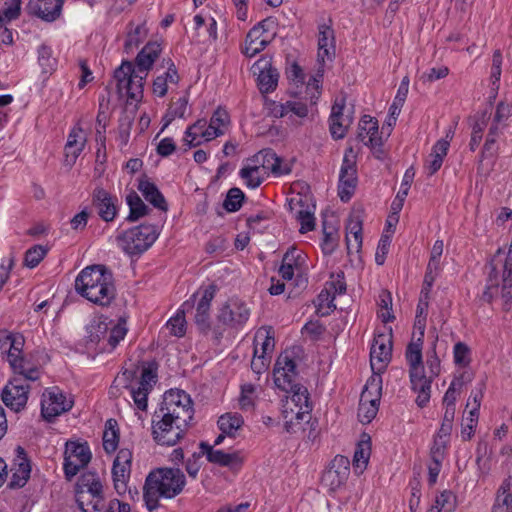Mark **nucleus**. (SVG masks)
<instances>
[{
	"mask_svg": "<svg viewBox=\"0 0 512 512\" xmlns=\"http://www.w3.org/2000/svg\"><path fill=\"white\" fill-rule=\"evenodd\" d=\"M162 52L161 44L157 41L148 42L138 53L133 65L130 61H123L114 71L117 89L127 98L139 101L143 96L144 82L156 59Z\"/></svg>",
	"mask_w": 512,
	"mask_h": 512,
	"instance_id": "f257e3e1",
	"label": "nucleus"
},
{
	"mask_svg": "<svg viewBox=\"0 0 512 512\" xmlns=\"http://www.w3.org/2000/svg\"><path fill=\"white\" fill-rule=\"evenodd\" d=\"M186 485V477L179 468H155L145 478L143 501L152 512L158 509L161 500H170L180 495Z\"/></svg>",
	"mask_w": 512,
	"mask_h": 512,
	"instance_id": "f03ea898",
	"label": "nucleus"
},
{
	"mask_svg": "<svg viewBox=\"0 0 512 512\" xmlns=\"http://www.w3.org/2000/svg\"><path fill=\"white\" fill-rule=\"evenodd\" d=\"M76 291L98 305H109L115 297L112 273L103 265L84 268L76 277Z\"/></svg>",
	"mask_w": 512,
	"mask_h": 512,
	"instance_id": "7ed1b4c3",
	"label": "nucleus"
},
{
	"mask_svg": "<svg viewBox=\"0 0 512 512\" xmlns=\"http://www.w3.org/2000/svg\"><path fill=\"white\" fill-rule=\"evenodd\" d=\"M422 348L423 341L415 339V334H413L405 352L411 388L417 394L416 404L421 408L428 404L431 397V379L427 378L424 373Z\"/></svg>",
	"mask_w": 512,
	"mask_h": 512,
	"instance_id": "20e7f679",
	"label": "nucleus"
},
{
	"mask_svg": "<svg viewBox=\"0 0 512 512\" xmlns=\"http://www.w3.org/2000/svg\"><path fill=\"white\" fill-rule=\"evenodd\" d=\"M286 392L291 395L282 400L284 428L288 433H293L297 425L301 424L305 418H309L312 403L308 389L300 383Z\"/></svg>",
	"mask_w": 512,
	"mask_h": 512,
	"instance_id": "39448f33",
	"label": "nucleus"
},
{
	"mask_svg": "<svg viewBox=\"0 0 512 512\" xmlns=\"http://www.w3.org/2000/svg\"><path fill=\"white\" fill-rule=\"evenodd\" d=\"M75 498L82 512H104L108 504L99 476L91 472L82 474L78 479Z\"/></svg>",
	"mask_w": 512,
	"mask_h": 512,
	"instance_id": "423d86ee",
	"label": "nucleus"
},
{
	"mask_svg": "<svg viewBox=\"0 0 512 512\" xmlns=\"http://www.w3.org/2000/svg\"><path fill=\"white\" fill-rule=\"evenodd\" d=\"M158 236L159 230L156 225L141 224L119 234L116 241L124 253L134 256L148 250Z\"/></svg>",
	"mask_w": 512,
	"mask_h": 512,
	"instance_id": "0eeeda50",
	"label": "nucleus"
},
{
	"mask_svg": "<svg viewBox=\"0 0 512 512\" xmlns=\"http://www.w3.org/2000/svg\"><path fill=\"white\" fill-rule=\"evenodd\" d=\"M167 418L179 423L183 427H190L194 408L192 400L183 390H170L164 394L163 401L156 411Z\"/></svg>",
	"mask_w": 512,
	"mask_h": 512,
	"instance_id": "6e6552de",
	"label": "nucleus"
},
{
	"mask_svg": "<svg viewBox=\"0 0 512 512\" xmlns=\"http://www.w3.org/2000/svg\"><path fill=\"white\" fill-rule=\"evenodd\" d=\"M382 394L381 375H372L366 382L360 396L358 419L363 424L370 423L377 415Z\"/></svg>",
	"mask_w": 512,
	"mask_h": 512,
	"instance_id": "1a4fd4ad",
	"label": "nucleus"
},
{
	"mask_svg": "<svg viewBox=\"0 0 512 512\" xmlns=\"http://www.w3.org/2000/svg\"><path fill=\"white\" fill-rule=\"evenodd\" d=\"M188 429L156 411L152 417V438L160 446H175L186 436Z\"/></svg>",
	"mask_w": 512,
	"mask_h": 512,
	"instance_id": "9d476101",
	"label": "nucleus"
},
{
	"mask_svg": "<svg viewBox=\"0 0 512 512\" xmlns=\"http://www.w3.org/2000/svg\"><path fill=\"white\" fill-rule=\"evenodd\" d=\"M273 28L274 21L269 18L259 22L249 30L241 47V52L246 57L252 58L263 51L272 42L276 34Z\"/></svg>",
	"mask_w": 512,
	"mask_h": 512,
	"instance_id": "9b49d317",
	"label": "nucleus"
},
{
	"mask_svg": "<svg viewBox=\"0 0 512 512\" xmlns=\"http://www.w3.org/2000/svg\"><path fill=\"white\" fill-rule=\"evenodd\" d=\"M91 451L86 443L68 441L65 445L63 469L67 480H71L91 460Z\"/></svg>",
	"mask_w": 512,
	"mask_h": 512,
	"instance_id": "f8f14e48",
	"label": "nucleus"
},
{
	"mask_svg": "<svg viewBox=\"0 0 512 512\" xmlns=\"http://www.w3.org/2000/svg\"><path fill=\"white\" fill-rule=\"evenodd\" d=\"M73 406V401L58 387L45 389L41 399V414L47 421H52L57 416L69 411Z\"/></svg>",
	"mask_w": 512,
	"mask_h": 512,
	"instance_id": "ddd939ff",
	"label": "nucleus"
},
{
	"mask_svg": "<svg viewBox=\"0 0 512 512\" xmlns=\"http://www.w3.org/2000/svg\"><path fill=\"white\" fill-rule=\"evenodd\" d=\"M30 384L25 378L12 377L2 390L4 404L15 412L23 410L27 404Z\"/></svg>",
	"mask_w": 512,
	"mask_h": 512,
	"instance_id": "4468645a",
	"label": "nucleus"
},
{
	"mask_svg": "<svg viewBox=\"0 0 512 512\" xmlns=\"http://www.w3.org/2000/svg\"><path fill=\"white\" fill-rule=\"evenodd\" d=\"M357 166L352 149L346 152L339 173L338 195L344 202L350 200L357 186Z\"/></svg>",
	"mask_w": 512,
	"mask_h": 512,
	"instance_id": "2eb2a0df",
	"label": "nucleus"
},
{
	"mask_svg": "<svg viewBox=\"0 0 512 512\" xmlns=\"http://www.w3.org/2000/svg\"><path fill=\"white\" fill-rule=\"evenodd\" d=\"M250 317L247 304L238 298H230L219 310L217 319L220 323L230 327L243 326Z\"/></svg>",
	"mask_w": 512,
	"mask_h": 512,
	"instance_id": "dca6fc26",
	"label": "nucleus"
},
{
	"mask_svg": "<svg viewBox=\"0 0 512 512\" xmlns=\"http://www.w3.org/2000/svg\"><path fill=\"white\" fill-rule=\"evenodd\" d=\"M273 374L275 385L283 391H288V389H292L293 386L299 384L296 381V363L287 352L278 357Z\"/></svg>",
	"mask_w": 512,
	"mask_h": 512,
	"instance_id": "f3484780",
	"label": "nucleus"
},
{
	"mask_svg": "<svg viewBox=\"0 0 512 512\" xmlns=\"http://www.w3.org/2000/svg\"><path fill=\"white\" fill-rule=\"evenodd\" d=\"M132 451L127 448H122L118 451L112 467V478L114 488L118 494L125 493L127 483L130 479L131 465H132Z\"/></svg>",
	"mask_w": 512,
	"mask_h": 512,
	"instance_id": "a211bd4d",
	"label": "nucleus"
},
{
	"mask_svg": "<svg viewBox=\"0 0 512 512\" xmlns=\"http://www.w3.org/2000/svg\"><path fill=\"white\" fill-rule=\"evenodd\" d=\"M252 72L257 75L258 87L261 93H269L276 89L279 79L277 69L272 66V59L263 56L252 66Z\"/></svg>",
	"mask_w": 512,
	"mask_h": 512,
	"instance_id": "6ab92c4d",
	"label": "nucleus"
},
{
	"mask_svg": "<svg viewBox=\"0 0 512 512\" xmlns=\"http://www.w3.org/2000/svg\"><path fill=\"white\" fill-rule=\"evenodd\" d=\"M92 201L98 215L103 221L111 222L114 220L119 208V201L116 196L98 187L93 192Z\"/></svg>",
	"mask_w": 512,
	"mask_h": 512,
	"instance_id": "aec40b11",
	"label": "nucleus"
},
{
	"mask_svg": "<svg viewBox=\"0 0 512 512\" xmlns=\"http://www.w3.org/2000/svg\"><path fill=\"white\" fill-rule=\"evenodd\" d=\"M8 363L15 373L14 377L25 378L26 382H34L41 376L40 366L32 360L31 356L23 354V350L21 353L12 355Z\"/></svg>",
	"mask_w": 512,
	"mask_h": 512,
	"instance_id": "412c9836",
	"label": "nucleus"
},
{
	"mask_svg": "<svg viewBox=\"0 0 512 512\" xmlns=\"http://www.w3.org/2000/svg\"><path fill=\"white\" fill-rule=\"evenodd\" d=\"M391 344L387 342L384 335L374 338L370 349V365L373 375H380L386 368L391 358Z\"/></svg>",
	"mask_w": 512,
	"mask_h": 512,
	"instance_id": "4be33fe9",
	"label": "nucleus"
},
{
	"mask_svg": "<svg viewBox=\"0 0 512 512\" xmlns=\"http://www.w3.org/2000/svg\"><path fill=\"white\" fill-rule=\"evenodd\" d=\"M64 0H30L26 9L44 21H55L61 14Z\"/></svg>",
	"mask_w": 512,
	"mask_h": 512,
	"instance_id": "5701e85b",
	"label": "nucleus"
},
{
	"mask_svg": "<svg viewBox=\"0 0 512 512\" xmlns=\"http://www.w3.org/2000/svg\"><path fill=\"white\" fill-rule=\"evenodd\" d=\"M345 99L337 98L332 106L330 115V132L334 139H342L352 123L350 116L344 115Z\"/></svg>",
	"mask_w": 512,
	"mask_h": 512,
	"instance_id": "b1692460",
	"label": "nucleus"
},
{
	"mask_svg": "<svg viewBox=\"0 0 512 512\" xmlns=\"http://www.w3.org/2000/svg\"><path fill=\"white\" fill-rule=\"evenodd\" d=\"M200 448L202 453L206 455L207 460L213 464L229 468H238L243 463L240 452L226 453L222 450H215L211 445L204 442L200 444Z\"/></svg>",
	"mask_w": 512,
	"mask_h": 512,
	"instance_id": "393cba45",
	"label": "nucleus"
},
{
	"mask_svg": "<svg viewBox=\"0 0 512 512\" xmlns=\"http://www.w3.org/2000/svg\"><path fill=\"white\" fill-rule=\"evenodd\" d=\"M163 66L167 70L158 75L152 85L153 94L158 97H164L167 94L169 84L177 85L180 80L177 68L170 58L163 59Z\"/></svg>",
	"mask_w": 512,
	"mask_h": 512,
	"instance_id": "a878e982",
	"label": "nucleus"
},
{
	"mask_svg": "<svg viewBox=\"0 0 512 512\" xmlns=\"http://www.w3.org/2000/svg\"><path fill=\"white\" fill-rule=\"evenodd\" d=\"M17 455L14 466L11 469L12 478L9 483L10 488H21L28 481L31 473V466L24 449L20 446L16 449Z\"/></svg>",
	"mask_w": 512,
	"mask_h": 512,
	"instance_id": "bb28decb",
	"label": "nucleus"
},
{
	"mask_svg": "<svg viewBox=\"0 0 512 512\" xmlns=\"http://www.w3.org/2000/svg\"><path fill=\"white\" fill-rule=\"evenodd\" d=\"M335 54V35L332 29V21L318 26V58L321 61L331 60Z\"/></svg>",
	"mask_w": 512,
	"mask_h": 512,
	"instance_id": "cd10ccee",
	"label": "nucleus"
},
{
	"mask_svg": "<svg viewBox=\"0 0 512 512\" xmlns=\"http://www.w3.org/2000/svg\"><path fill=\"white\" fill-rule=\"evenodd\" d=\"M358 139L366 146L376 147L381 144L378 122L369 115L361 118L358 129Z\"/></svg>",
	"mask_w": 512,
	"mask_h": 512,
	"instance_id": "c85d7f7f",
	"label": "nucleus"
},
{
	"mask_svg": "<svg viewBox=\"0 0 512 512\" xmlns=\"http://www.w3.org/2000/svg\"><path fill=\"white\" fill-rule=\"evenodd\" d=\"M86 144V136L81 127L75 126L70 131L65 145L66 161L74 164L83 151Z\"/></svg>",
	"mask_w": 512,
	"mask_h": 512,
	"instance_id": "c756f323",
	"label": "nucleus"
},
{
	"mask_svg": "<svg viewBox=\"0 0 512 512\" xmlns=\"http://www.w3.org/2000/svg\"><path fill=\"white\" fill-rule=\"evenodd\" d=\"M25 344L24 337L21 334L9 333L7 331H0V356L6 357L7 361L21 353Z\"/></svg>",
	"mask_w": 512,
	"mask_h": 512,
	"instance_id": "7c9ffc66",
	"label": "nucleus"
},
{
	"mask_svg": "<svg viewBox=\"0 0 512 512\" xmlns=\"http://www.w3.org/2000/svg\"><path fill=\"white\" fill-rule=\"evenodd\" d=\"M138 190L142 193L145 200L151 203L154 207L162 211H167L168 206L163 194L147 177H143L139 180Z\"/></svg>",
	"mask_w": 512,
	"mask_h": 512,
	"instance_id": "2f4dec72",
	"label": "nucleus"
},
{
	"mask_svg": "<svg viewBox=\"0 0 512 512\" xmlns=\"http://www.w3.org/2000/svg\"><path fill=\"white\" fill-rule=\"evenodd\" d=\"M350 461L347 457L337 455L331 464L330 469L325 473V480H330V484L334 486L341 485L346 480L349 473Z\"/></svg>",
	"mask_w": 512,
	"mask_h": 512,
	"instance_id": "473e14b6",
	"label": "nucleus"
},
{
	"mask_svg": "<svg viewBox=\"0 0 512 512\" xmlns=\"http://www.w3.org/2000/svg\"><path fill=\"white\" fill-rule=\"evenodd\" d=\"M264 156L265 163L263 169L266 176H268L269 173H272L277 177L291 173L292 165L290 163L284 162L272 149H264Z\"/></svg>",
	"mask_w": 512,
	"mask_h": 512,
	"instance_id": "72a5a7b5",
	"label": "nucleus"
},
{
	"mask_svg": "<svg viewBox=\"0 0 512 512\" xmlns=\"http://www.w3.org/2000/svg\"><path fill=\"white\" fill-rule=\"evenodd\" d=\"M109 323L106 319H96L88 326V339L91 343L99 345L103 351L107 350V336Z\"/></svg>",
	"mask_w": 512,
	"mask_h": 512,
	"instance_id": "f704fd0d",
	"label": "nucleus"
},
{
	"mask_svg": "<svg viewBox=\"0 0 512 512\" xmlns=\"http://www.w3.org/2000/svg\"><path fill=\"white\" fill-rule=\"evenodd\" d=\"M192 307L190 301L182 304L175 316L171 317L166 323V328L170 334L176 337H182L186 332L185 312Z\"/></svg>",
	"mask_w": 512,
	"mask_h": 512,
	"instance_id": "c9c22d12",
	"label": "nucleus"
},
{
	"mask_svg": "<svg viewBox=\"0 0 512 512\" xmlns=\"http://www.w3.org/2000/svg\"><path fill=\"white\" fill-rule=\"evenodd\" d=\"M126 202L129 206V215L127 221L134 222L148 214L149 208L135 191H130L126 196Z\"/></svg>",
	"mask_w": 512,
	"mask_h": 512,
	"instance_id": "e433bc0d",
	"label": "nucleus"
},
{
	"mask_svg": "<svg viewBox=\"0 0 512 512\" xmlns=\"http://www.w3.org/2000/svg\"><path fill=\"white\" fill-rule=\"evenodd\" d=\"M371 454L370 440H361L355 449L353 456V466L357 473H362L368 464Z\"/></svg>",
	"mask_w": 512,
	"mask_h": 512,
	"instance_id": "4c0bfd02",
	"label": "nucleus"
},
{
	"mask_svg": "<svg viewBox=\"0 0 512 512\" xmlns=\"http://www.w3.org/2000/svg\"><path fill=\"white\" fill-rule=\"evenodd\" d=\"M205 119H199L190 125L186 131L183 141L189 147H196L202 144L204 140Z\"/></svg>",
	"mask_w": 512,
	"mask_h": 512,
	"instance_id": "58836bf2",
	"label": "nucleus"
},
{
	"mask_svg": "<svg viewBox=\"0 0 512 512\" xmlns=\"http://www.w3.org/2000/svg\"><path fill=\"white\" fill-rule=\"evenodd\" d=\"M119 442V430L116 420L109 419L105 423L103 432V448L107 453H112L117 449Z\"/></svg>",
	"mask_w": 512,
	"mask_h": 512,
	"instance_id": "ea45409f",
	"label": "nucleus"
},
{
	"mask_svg": "<svg viewBox=\"0 0 512 512\" xmlns=\"http://www.w3.org/2000/svg\"><path fill=\"white\" fill-rule=\"evenodd\" d=\"M243 423V417L238 413H226L218 420L219 429L228 436L234 435L242 427Z\"/></svg>",
	"mask_w": 512,
	"mask_h": 512,
	"instance_id": "a19ab883",
	"label": "nucleus"
},
{
	"mask_svg": "<svg viewBox=\"0 0 512 512\" xmlns=\"http://www.w3.org/2000/svg\"><path fill=\"white\" fill-rule=\"evenodd\" d=\"M38 63L42 69V73L47 75L51 74L57 66V60L53 57L51 47L42 44L38 48Z\"/></svg>",
	"mask_w": 512,
	"mask_h": 512,
	"instance_id": "79ce46f5",
	"label": "nucleus"
},
{
	"mask_svg": "<svg viewBox=\"0 0 512 512\" xmlns=\"http://www.w3.org/2000/svg\"><path fill=\"white\" fill-rule=\"evenodd\" d=\"M147 30L144 25H137L131 29L126 36L124 43V51L129 54L134 51L146 38Z\"/></svg>",
	"mask_w": 512,
	"mask_h": 512,
	"instance_id": "37998d69",
	"label": "nucleus"
},
{
	"mask_svg": "<svg viewBox=\"0 0 512 512\" xmlns=\"http://www.w3.org/2000/svg\"><path fill=\"white\" fill-rule=\"evenodd\" d=\"M283 263L291 264L293 268L296 269V272L298 274L303 273L305 267H306V255L305 253L296 248V247H290L287 252L284 254Z\"/></svg>",
	"mask_w": 512,
	"mask_h": 512,
	"instance_id": "c03bdc74",
	"label": "nucleus"
},
{
	"mask_svg": "<svg viewBox=\"0 0 512 512\" xmlns=\"http://www.w3.org/2000/svg\"><path fill=\"white\" fill-rule=\"evenodd\" d=\"M187 105V97H180L176 101L172 102L163 118L165 121L163 129L167 127L175 118H183L187 111Z\"/></svg>",
	"mask_w": 512,
	"mask_h": 512,
	"instance_id": "a18cd8bd",
	"label": "nucleus"
},
{
	"mask_svg": "<svg viewBox=\"0 0 512 512\" xmlns=\"http://www.w3.org/2000/svg\"><path fill=\"white\" fill-rule=\"evenodd\" d=\"M127 331L126 321L122 318L113 327H109L106 343L107 350H113L124 339Z\"/></svg>",
	"mask_w": 512,
	"mask_h": 512,
	"instance_id": "49530a36",
	"label": "nucleus"
},
{
	"mask_svg": "<svg viewBox=\"0 0 512 512\" xmlns=\"http://www.w3.org/2000/svg\"><path fill=\"white\" fill-rule=\"evenodd\" d=\"M335 296L324 288L316 299V311L320 316H327L336 309Z\"/></svg>",
	"mask_w": 512,
	"mask_h": 512,
	"instance_id": "de8ad7c7",
	"label": "nucleus"
},
{
	"mask_svg": "<svg viewBox=\"0 0 512 512\" xmlns=\"http://www.w3.org/2000/svg\"><path fill=\"white\" fill-rule=\"evenodd\" d=\"M239 175L244 184L250 189L259 187L266 177V175L259 170H255L245 165L240 169Z\"/></svg>",
	"mask_w": 512,
	"mask_h": 512,
	"instance_id": "09e8293b",
	"label": "nucleus"
},
{
	"mask_svg": "<svg viewBox=\"0 0 512 512\" xmlns=\"http://www.w3.org/2000/svg\"><path fill=\"white\" fill-rule=\"evenodd\" d=\"M134 121V117L128 113H123L119 119L118 125V136L117 141L119 142L120 147H124L128 144L130 139V131L132 128V124Z\"/></svg>",
	"mask_w": 512,
	"mask_h": 512,
	"instance_id": "8fccbe9b",
	"label": "nucleus"
},
{
	"mask_svg": "<svg viewBox=\"0 0 512 512\" xmlns=\"http://www.w3.org/2000/svg\"><path fill=\"white\" fill-rule=\"evenodd\" d=\"M259 348L260 357H269L274 348V338L268 332L258 331L254 338V350Z\"/></svg>",
	"mask_w": 512,
	"mask_h": 512,
	"instance_id": "3c124183",
	"label": "nucleus"
},
{
	"mask_svg": "<svg viewBox=\"0 0 512 512\" xmlns=\"http://www.w3.org/2000/svg\"><path fill=\"white\" fill-rule=\"evenodd\" d=\"M378 305L380 307L379 317L382 319L384 323L390 322L394 319L392 314V297L390 292L383 290L379 294V302Z\"/></svg>",
	"mask_w": 512,
	"mask_h": 512,
	"instance_id": "603ef678",
	"label": "nucleus"
},
{
	"mask_svg": "<svg viewBox=\"0 0 512 512\" xmlns=\"http://www.w3.org/2000/svg\"><path fill=\"white\" fill-rule=\"evenodd\" d=\"M487 126L486 113H483L480 118L476 119L472 125L471 139L469 147L471 151H475L480 144L483 132Z\"/></svg>",
	"mask_w": 512,
	"mask_h": 512,
	"instance_id": "864d4df0",
	"label": "nucleus"
},
{
	"mask_svg": "<svg viewBox=\"0 0 512 512\" xmlns=\"http://www.w3.org/2000/svg\"><path fill=\"white\" fill-rule=\"evenodd\" d=\"M494 505L512 508V477H509L501 484Z\"/></svg>",
	"mask_w": 512,
	"mask_h": 512,
	"instance_id": "5fc2aeb1",
	"label": "nucleus"
},
{
	"mask_svg": "<svg viewBox=\"0 0 512 512\" xmlns=\"http://www.w3.org/2000/svg\"><path fill=\"white\" fill-rule=\"evenodd\" d=\"M244 200V193L239 188H231L223 202V207L228 212L238 211Z\"/></svg>",
	"mask_w": 512,
	"mask_h": 512,
	"instance_id": "6e6d98bb",
	"label": "nucleus"
},
{
	"mask_svg": "<svg viewBox=\"0 0 512 512\" xmlns=\"http://www.w3.org/2000/svg\"><path fill=\"white\" fill-rule=\"evenodd\" d=\"M48 249L43 245H34L25 253L24 264L29 268L36 267L47 254Z\"/></svg>",
	"mask_w": 512,
	"mask_h": 512,
	"instance_id": "4d7b16f0",
	"label": "nucleus"
},
{
	"mask_svg": "<svg viewBox=\"0 0 512 512\" xmlns=\"http://www.w3.org/2000/svg\"><path fill=\"white\" fill-rule=\"evenodd\" d=\"M502 128L492 124L489 128V132L483 146L482 157L493 156L496 153L495 144L497 139L502 134Z\"/></svg>",
	"mask_w": 512,
	"mask_h": 512,
	"instance_id": "13d9d810",
	"label": "nucleus"
},
{
	"mask_svg": "<svg viewBox=\"0 0 512 512\" xmlns=\"http://www.w3.org/2000/svg\"><path fill=\"white\" fill-rule=\"evenodd\" d=\"M210 307L197 303L195 313V323L199 330L203 333H207L210 330Z\"/></svg>",
	"mask_w": 512,
	"mask_h": 512,
	"instance_id": "bf43d9fd",
	"label": "nucleus"
},
{
	"mask_svg": "<svg viewBox=\"0 0 512 512\" xmlns=\"http://www.w3.org/2000/svg\"><path fill=\"white\" fill-rule=\"evenodd\" d=\"M210 122L224 135L230 126V116L225 109L219 107L212 114Z\"/></svg>",
	"mask_w": 512,
	"mask_h": 512,
	"instance_id": "052dcab7",
	"label": "nucleus"
},
{
	"mask_svg": "<svg viewBox=\"0 0 512 512\" xmlns=\"http://www.w3.org/2000/svg\"><path fill=\"white\" fill-rule=\"evenodd\" d=\"M436 508H440L443 512H452L456 507V497L451 491H443L436 497Z\"/></svg>",
	"mask_w": 512,
	"mask_h": 512,
	"instance_id": "680f3d73",
	"label": "nucleus"
},
{
	"mask_svg": "<svg viewBox=\"0 0 512 512\" xmlns=\"http://www.w3.org/2000/svg\"><path fill=\"white\" fill-rule=\"evenodd\" d=\"M325 288L334 296L344 294L346 292V283L343 272L332 274L331 280L326 282Z\"/></svg>",
	"mask_w": 512,
	"mask_h": 512,
	"instance_id": "e2e57ef3",
	"label": "nucleus"
},
{
	"mask_svg": "<svg viewBox=\"0 0 512 512\" xmlns=\"http://www.w3.org/2000/svg\"><path fill=\"white\" fill-rule=\"evenodd\" d=\"M255 387L252 384H244L241 387L239 406L242 410H249L254 406Z\"/></svg>",
	"mask_w": 512,
	"mask_h": 512,
	"instance_id": "0e129e2a",
	"label": "nucleus"
},
{
	"mask_svg": "<svg viewBox=\"0 0 512 512\" xmlns=\"http://www.w3.org/2000/svg\"><path fill=\"white\" fill-rule=\"evenodd\" d=\"M449 73V69L446 66L433 67L422 73L420 80L423 83H432L436 80L445 78Z\"/></svg>",
	"mask_w": 512,
	"mask_h": 512,
	"instance_id": "69168bd1",
	"label": "nucleus"
},
{
	"mask_svg": "<svg viewBox=\"0 0 512 512\" xmlns=\"http://www.w3.org/2000/svg\"><path fill=\"white\" fill-rule=\"evenodd\" d=\"M7 7L0 11V22L11 21L20 14L21 0H10Z\"/></svg>",
	"mask_w": 512,
	"mask_h": 512,
	"instance_id": "338daca9",
	"label": "nucleus"
},
{
	"mask_svg": "<svg viewBox=\"0 0 512 512\" xmlns=\"http://www.w3.org/2000/svg\"><path fill=\"white\" fill-rule=\"evenodd\" d=\"M454 362L457 365L467 366L470 362L469 354L470 350L468 346L463 342H458L454 345Z\"/></svg>",
	"mask_w": 512,
	"mask_h": 512,
	"instance_id": "774afa93",
	"label": "nucleus"
}]
</instances>
